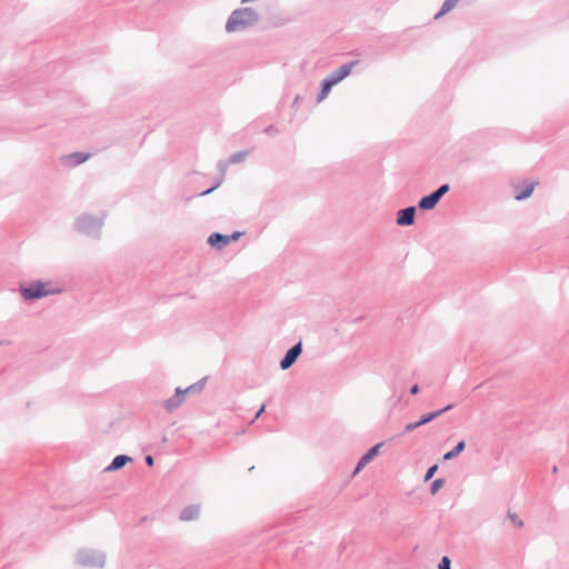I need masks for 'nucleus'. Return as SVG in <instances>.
<instances>
[{
	"label": "nucleus",
	"instance_id": "nucleus-1",
	"mask_svg": "<svg viewBox=\"0 0 569 569\" xmlns=\"http://www.w3.org/2000/svg\"><path fill=\"white\" fill-rule=\"evenodd\" d=\"M257 20V12L250 8L236 10L229 18L226 29L228 32H236L252 26Z\"/></svg>",
	"mask_w": 569,
	"mask_h": 569
},
{
	"label": "nucleus",
	"instance_id": "nucleus-2",
	"mask_svg": "<svg viewBox=\"0 0 569 569\" xmlns=\"http://www.w3.org/2000/svg\"><path fill=\"white\" fill-rule=\"evenodd\" d=\"M58 292H60V290L53 289L49 282L31 283L21 289V295L24 299H38Z\"/></svg>",
	"mask_w": 569,
	"mask_h": 569
},
{
	"label": "nucleus",
	"instance_id": "nucleus-3",
	"mask_svg": "<svg viewBox=\"0 0 569 569\" xmlns=\"http://www.w3.org/2000/svg\"><path fill=\"white\" fill-rule=\"evenodd\" d=\"M449 190V186L448 184H443L441 186L437 191H435L433 193L427 196V197H423L420 201H419V207L423 210H430V209H433L436 207V204L438 203V201L440 200V198L447 193Z\"/></svg>",
	"mask_w": 569,
	"mask_h": 569
},
{
	"label": "nucleus",
	"instance_id": "nucleus-4",
	"mask_svg": "<svg viewBox=\"0 0 569 569\" xmlns=\"http://www.w3.org/2000/svg\"><path fill=\"white\" fill-rule=\"evenodd\" d=\"M301 351H302L301 342L297 343L291 349H289L287 351L284 358L280 362L281 369L286 370V369L290 368L293 365V362L297 360V358L299 357Z\"/></svg>",
	"mask_w": 569,
	"mask_h": 569
},
{
	"label": "nucleus",
	"instance_id": "nucleus-5",
	"mask_svg": "<svg viewBox=\"0 0 569 569\" xmlns=\"http://www.w3.org/2000/svg\"><path fill=\"white\" fill-rule=\"evenodd\" d=\"M240 236V232H234L232 236H223L220 233H213L209 237L208 242L210 246L214 247L219 243H222V246L228 244L232 240H237Z\"/></svg>",
	"mask_w": 569,
	"mask_h": 569
},
{
	"label": "nucleus",
	"instance_id": "nucleus-6",
	"mask_svg": "<svg viewBox=\"0 0 569 569\" xmlns=\"http://www.w3.org/2000/svg\"><path fill=\"white\" fill-rule=\"evenodd\" d=\"M416 209L415 207L406 208L399 211L397 223L400 226H410L413 223Z\"/></svg>",
	"mask_w": 569,
	"mask_h": 569
},
{
	"label": "nucleus",
	"instance_id": "nucleus-7",
	"mask_svg": "<svg viewBox=\"0 0 569 569\" xmlns=\"http://www.w3.org/2000/svg\"><path fill=\"white\" fill-rule=\"evenodd\" d=\"M356 63H357V61H352L350 63L341 66L335 74L329 77V79L331 81H335V86H336L337 83H339L341 80H343L346 77H348L350 74V72Z\"/></svg>",
	"mask_w": 569,
	"mask_h": 569
},
{
	"label": "nucleus",
	"instance_id": "nucleus-8",
	"mask_svg": "<svg viewBox=\"0 0 569 569\" xmlns=\"http://www.w3.org/2000/svg\"><path fill=\"white\" fill-rule=\"evenodd\" d=\"M382 445H376L369 451L361 457V459L358 462V466L355 470V473L359 472L367 463H369L379 452V449Z\"/></svg>",
	"mask_w": 569,
	"mask_h": 569
},
{
	"label": "nucleus",
	"instance_id": "nucleus-9",
	"mask_svg": "<svg viewBox=\"0 0 569 569\" xmlns=\"http://www.w3.org/2000/svg\"><path fill=\"white\" fill-rule=\"evenodd\" d=\"M190 390V388H187L186 390L177 389L176 396L164 401L163 406L169 410H173L178 408L182 403V396L187 393Z\"/></svg>",
	"mask_w": 569,
	"mask_h": 569
},
{
	"label": "nucleus",
	"instance_id": "nucleus-10",
	"mask_svg": "<svg viewBox=\"0 0 569 569\" xmlns=\"http://www.w3.org/2000/svg\"><path fill=\"white\" fill-rule=\"evenodd\" d=\"M130 460H131V458L128 456H124V455L117 456L113 459V461L111 462V465L109 467H107V471H114V470L121 469Z\"/></svg>",
	"mask_w": 569,
	"mask_h": 569
},
{
	"label": "nucleus",
	"instance_id": "nucleus-11",
	"mask_svg": "<svg viewBox=\"0 0 569 569\" xmlns=\"http://www.w3.org/2000/svg\"><path fill=\"white\" fill-rule=\"evenodd\" d=\"M460 0H446L441 7V10L436 14V19H439L440 17L447 14L449 11H451Z\"/></svg>",
	"mask_w": 569,
	"mask_h": 569
},
{
	"label": "nucleus",
	"instance_id": "nucleus-12",
	"mask_svg": "<svg viewBox=\"0 0 569 569\" xmlns=\"http://www.w3.org/2000/svg\"><path fill=\"white\" fill-rule=\"evenodd\" d=\"M335 86V81H331L329 78L325 79L322 82V89L320 91V94L318 96V102H321L323 99L327 98L329 94L331 88Z\"/></svg>",
	"mask_w": 569,
	"mask_h": 569
},
{
	"label": "nucleus",
	"instance_id": "nucleus-13",
	"mask_svg": "<svg viewBox=\"0 0 569 569\" xmlns=\"http://www.w3.org/2000/svg\"><path fill=\"white\" fill-rule=\"evenodd\" d=\"M90 158L89 153L76 152L67 157L71 164H80Z\"/></svg>",
	"mask_w": 569,
	"mask_h": 569
},
{
	"label": "nucleus",
	"instance_id": "nucleus-14",
	"mask_svg": "<svg viewBox=\"0 0 569 569\" xmlns=\"http://www.w3.org/2000/svg\"><path fill=\"white\" fill-rule=\"evenodd\" d=\"M199 513V508L198 507H187L182 513H181V520L183 521H190L192 519H194Z\"/></svg>",
	"mask_w": 569,
	"mask_h": 569
},
{
	"label": "nucleus",
	"instance_id": "nucleus-15",
	"mask_svg": "<svg viewBox=\"0 0 569 569\" xmlns=\"http://www.w3.org/2000/svg\"><path fill=\"white\" fill-rule=\"evenodd\" d=\"M450 408H451V406L449 405L446 408H443L442 410L428 413V415L423 416L421 418V420H419L418 422L420 423V426L426 425V423L430 422L431 420L436 419L437 417H439L442 412L449 410Z\"/></svg>",
	"mask_w": 569,
	"mask_h": 569
},
{
	"label": "nucleus",
	"instance_id": "nucleus-16",
	"mask_svg": "<svg viewBox=\"0 0 569 569\" xmlns=\"http://www.w3.org/2000/svg\"><path fill=\"white\" fill-rule=\"evenodd\" d=\"M465 446H466L465 441L461 440L451 451H448L447 453H445L443 459L450 460V459L457 457L458 455H460V452L463 451Z\"/></svg>",
	"mask_w": 569,
	"mask_h": 569
},
{
	"label": "nucleus",
	"instance_id": "nucleus-17",
	"mask_svg": "<svg viewBox=\"0 0 569 569\" xmlns=\"http://www.w3.org/2000/svg\"><path fill=\"white\" fill-rule=\"evenodd\" d=\"M537 183L538 182H532V183L528 184L523 191L515 194V199L516 200H523V199L530 197L531 193L533 192V189L537 186Z\"/></svg>",
	"mask_w": 569,
	"mask_h": 569
},
{
	"label": "nucleus",
	"instance_id": "nucleus-18",
	"mask_svg": "<svg viewBox=\"0 0 569 569\" xmlns=\"http://www.w3.org/2000/svg\"><path fill=\"white\" fill-rule=\"evenodd\" d=\"M443 486L442 479H436L431 485V493L435 495Z\"/></svg>",
	"mask_w": 569,
	"mask_h": 569
},
{
	"label": "nucleus",
	"instance_id": "nucleus-19",
	"mask_svg": "<svg viewBox=\"0 0 569 569\" xmlns=\"http://www.w3.org/2000/svg\"><path fill=\"white\" fill-rule=\"evenodd\" d=\"M450 559L448 557H442L440 560V563L438 566V569H450Z\"/></svg>",
	"mask_w": 569,
	"mask_h": 569
},
{
	"label": "nucleus",
	"instance_id": "nucleus-20",
	"mask_svg": "<svg viewBox=\"0 0 569 569\" xmlns=\"http://www.w3.org/2000/svg\"><path fill=\"white\" fill-rule=\"evenodd\" d=\"M437 469H438V466H437V465H435V466L430 467V468L428 469V471H427L426 476H425V481L430 480V479L433 477V475H435V472L437 471Z\"/></svg>",
	"mask_w": 569,
	"mask_h": 569
},
{
	"label": "nucleus",
	"instance_id": "nucleus-21",
	"mask_svg": "<svg viewBox=\"0 0 569 569\" xmlns=\"http://www.w3.org/2000/svg\"><path fill=\"white\" fill-rule=\"evenodd\" d=\"M418 427H420V423L417 421V422H413V423H408L406 427H405V432H411L413 431L415 429H417Z\"/></svg>",
	"mask_w": 569,
	"mask_h": 569
},
{
	"label": "nucleus",
	"instance_id": "nucleus-22",
	"mask_svg": "<svg viewBox=\"0 0 569 569\" xmlns=\"http://www.w3.org/2000/svg\"><path fill=\"white\" fill-rule=\"evenodd\" d=\"M509 517H510V519H511V521H512V523H513L515 526H518V527H521V526H522V521H521V520H518L517 515L509 513Z\"/></svg>",
	"mask_w": 569,
	"mask_h": 569
},
{
	"label": "nucleus",
	"instance_id": "nucleus-23",
	"mask_svg": "<svg viewBox=\"0 0 569 569\" xmlns=\"http://www.w3.org/2000/svg\"><path fill=\"white\" fill-rule=\"evenodd\" d=\"M418 391H419V387H418V385H415V386L410 389V393H411V395H417V393H418Z\"/></svg>",
	"mask_w": 569,
	"mask_h": 569
},
{
	"label": "nucleus",
	"instance_id": "nucleus-24",
	"mask_svg": "<svg viewBox=\"0 0 569 569\" xmlns=\"http://www.w3.org/2000/svg\"><path fill=\"white\" fill-rule=\"evenodd\" d=\"M146 462L148 466H153V458L151 456L146 457Z\"/></svg>",
	"mask_w": 569,
	"mask_h": 569
},
{
	"label": "nucleus",
	"instance_id": "nucleus-25",
	"mask_svg": "<svg viewBox=\"0 0 569 569\" xmlns=\"http://www.w3.org/2000/svg\"><path fill=\"white\" fill-rule=\"evenodd\" d=\"M264 409H266V406H264V405H262V406H261V408L259 409V411L257 412V415H256L254 419L259 418V417H260V415L264 411Z\"/></svg>",
	"mask_w": 569,
	"mask_h": 569
}]
</instances>
